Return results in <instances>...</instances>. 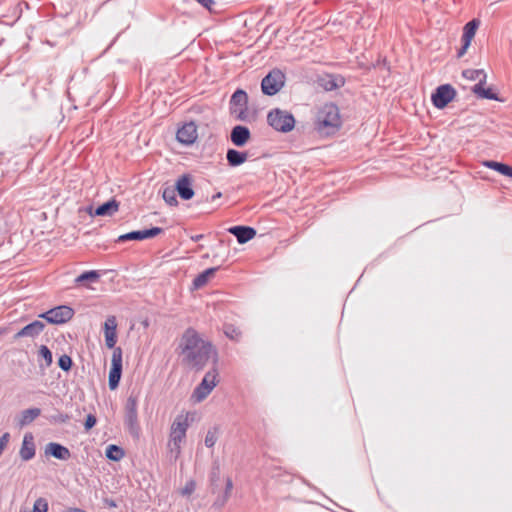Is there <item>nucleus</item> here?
Wrapping results in <instances>:
<instances>
[{"label": "nucleus", "instance_id": "nucleus-6", "mask_svg": "<svg viewBox=\"0 0 512 512\" xmlns=\"http://www.w3.org/2000/svg\"><path fill=\"white\" fill-rule=\"evenodd\" d=\"M286 76L280 69H272L261 81L263 94L273 96L277 94L285 84Z\"/></svg>", "mask_w": 512, "mask_h": 512}, {"label": "nucleus", "instance_id": "nucleus-9", "mask_svg": "<svg viewBox=\"0 0 512 512\" xmlns=\"http://www.w3.org/2000/svg\"><path fill=\"white\" fill-rule=\"evenodd\" d=\"M122 375V349L114 348L109 371L108 385L111 390H115L120 382Z\"/></svg>", "mask_w": 512, "mask_h": 512}, {"label": "nucleus", "instance_id": "nucleus-35", "mask_svg": "<svg viewBox=\"0 0 512 512\" xmlns=\"http://www.w3.org/2000/svg\"><path fill=\"white\" fill-rule=\"evenodd\" d=\"M48 510H49V505H48V501L45 498L39 497L38 499H36V501L34 502V505H33L32 512H48ZM21 512H26V511H21Z\"/></svg>", "mask_w": 512, "mask_h": 512}, {"label": "nucleus", "instance_id": "nucleus-4", "mask_svg": "<svg viewBox=\"0 0 512 512\" xmlns=\"http://www.w3.org/2000/svg\"><path fill=\"white\" fill-rule=\"evenodd\" d=\"M267 123L276 131L287 133L293 130L295 118L292 113L275 108L269 111Z\"/></svg>", "mask_w": 512, "mask_h": 512}, {"label": "nucleus", "instance_id": "nucleus-30", "mask_svg": "<svg viewBox=\"0 0 512 512\" xmlns=\"http://www.w3.org/2000/svg\"><path fill=\"white\" fill-rule=\"evenodd\" d=\"M175 191L176 189L171 187H167L163 190V199L170 206H176L178 204Z\"/></svg>", "mask_w": 512, "mask_h": 512}, {"label": "nucleus", "instance_id": "nucleus-29", "mask_svg": "<svg viewBox=\"0 0 512 512\" xmlns=\"http://www.w3.org/2000/svg\"><path fill=\"white\" fill-rule=\"evenodd\" d=\"M105 454L109 460L120 461L124 457L125 452L121 447L111 444L106 448Z\"/></svg>", "mask_w": 512, "mask_h": 512}, {"label": "nucleus", "instance_id": "nucleus-25", "mask_svg": "<svg viewBox=\"0 0 512 512\" xmlns=\"http://www.w3.org/2000/svg\"><path fill=\"white\" fill-rule=\"evenodd\" d=\"M479 24H480V21L478 19H473V20L469 21L464 26L462 41H466L467 44H470L471 40L475 36L476 30H477Z\"/></svg>", "mask_w": 512, "mask_h": 512}, {"label": "nucleus", "instance_id": "nucleus-48", "mask_svg": "<svg viewBox=\"0 0 512 512\" xmlns=\"http://www.w3.org/2000/svg\"><path fill=\"white\" fill-rule=\"evenodd\" d=\"M204 235L203 234H197V235H192L190 237V239L193 241V242H198L200 241L201 239H203Z\"/></svg>", "mask_w": 512, "mask_h": 512}, {"label": "nucleus", "instance_id": "nucleus-7", "mask_svg": "<svg viewBox=\"0 0 512 512\" xmlns=\"http://www.w3.org/2000/svg\"><path fill=\"white\" fill-rule=\"evenodd\" d=\"M218 371L216 368L208 371L200 384L194 389L192 398L197 402L203 401L218 383Z\"/></svg>", "mask_w": 512, "mask_h": 512}, {"label": "nucleus", "instance_id": "nucleus-45", "mask_svg": "<svg viewBox=\"0 0 512 512\" xmlns=\"http://www.w3.org/2000/svg\"><path fill=\"white\" fill-rule=\"evenodd\" d=\"M200 5L204 8L211 10L212 5H214V0H196Z\"/></svg>", "mask_w": 512, "mask_h": 512}, {"label": "nucleus", "instance_id": "nucleus-43", "mask_svg": "<svg viewBox=\"0 0 512 512\" xmlns=\"http://www.w3.org/2000/svg\"><path fill=\"white\" fill-rule=\"evenodd\" d=\"M247 108H248V107L246 106V107H243V108H242V107H240V108L238 109V114H237V116H236V118H237L238 120L246 121L247 116H248V115H247ZM234 112H237V109H235V110H234Z\"/></svg>", "mask_w": 512, "mask_h": 512}, {"label": "nucleus", "instance_id": "nucleus-11", "mask_svg": "<svg viewBox=\"0 0 512 512\" xmlns=\"http://www.w3.org/2000/svg\"><path fill=\"white\" fill-rule=\"evenodd\" d=\"M163 232V228L160 227H152L150 229L131 231L126 234L120 235L117 239V242H125V241H141L148 238H153Z\"/></svg>", "mask_w": 512, "mask_h": 512}, {"label": "nucleus", "instance_id": "nucleus-28", "mask_svg": "<svg viewBox=\"0 0 512 512\" xmlns=\"http://www.w3.org/2000/svg\"><path fill=\"white\" fill-rule=\"evenodd\" d=\"M100 278V274L96 270L85 271L75 279L78 285H86L87 282H96Z\"/></svg>", "mask_w": 512, "mask_h": 512}, {"label": "nucleus", "instance_id": "nucleus-5", "mask_svg": "<svg viewBox=\"0 0 512 512\" xmlns=\"http://www.w3.org/2000/svg\"><path fill=\"white\" fill-rule=\"evenodd\" d=\"M138 396L133 392L128 396L125 404L124 423L128 432L136 439L139 438L140 426L138 423Z\"/></svg>", "mask_w": 512, "mask_h": 512}, {"label": "nucleus", "instance_id": "nucleus-49", "mask_svg": "<svg viewBox=\"0 0 512 512\" xmlns=\"http://www.w3.org/2000/svg\"><path fill=\"white\" fill-rule=\"evenodd\" d=\"M337 85L334 83V81H329V83L325 86V89L326 90H332L334 88H336Z\"/></svg>", "mask_w": 512, "mask_h": 512}, {"label": "nucleus", "instance_id": "nucleus-14", "mask_svg": "<svg viewBox=\"0 0 512 512\" xmlns=\"http://www.w3.org/2000/svg\"><path fill=\"white\" fill-rule=\"evenodd\" d=\"M175 189L181 199L190 200L194 196L191 176L189 174L180 176L176 181Z\"/></svg>", "mask_w": 512, "mask_h": 512}, {"label": "nucleus", "instance_id": "nucleus-33", "mask_svg": "<svg viewBox=\"0 0 512 512\" xmlns=\"http://www.w3.org/2000/svg\"><path fill=\"white\" fill-rule=\"evenodd\" d=\"M462 75L468 80L480 81V78L483 77V75H486V73L482 69H466L462 72Z\"/></svg>", "mask_w": 512, "mask_h": 512}, {"label": "nucleus", "instance_id": "nucleus-3", "mask_svg": "<svg viewBox=\"0 0 512 512\" xmlns=\"http://www.w3.org/2000/svg\"><path fill=\"white\" fill-rule=\"evenodd\" d=\"M341 125L338 107L333 103L325 104L317 115V128L327 134L336 131Z\"/></svg>", "mask_w": 512, "mask_h": 512}, {"label": "nucleus", "instance_id": "nucleus-24", "mask_svg": "<svg viewBox=\"0 0 512 512\" xmlns=\"http://www.w3.org/2000/svg\"><path fill=\"white\" fill-rule=\"evenodd\" d=\"M233 489V481L230 477H227L225 480V490L222 496H218L216 500L213 503V507L215 508H222L225 506L227 501L229 500L231 496V492Z\"/></svg>", "mask_w": 512, "mask_h": 512}, {"label": "nucleus", "instance_id": "nucleus-8", "mask_svg": "<svg viewBox=\"0 0 512 512\" xmlns=\"http://www.w3.org/2000/svg\"><path fill=\"white\" fill-rule=\"evenodd\" d=\"M73 316L74 310L67 305L54 307L39 315V317L45 319L50 324H64L70 321Z\"/></svg>", "mask_w": 512, "mask_h": 512}, {"label": "nucleus", "instance_id": "nucleus-16", "mask_svg": "<svg viewBox=\"0 0 512 512\" xmlns=\"http://www.w3.org/2000/svg\"><path fill=\"white\" fill-rule=\"evenodd\" d=\"M36 453V446L34 436L32 433L27 432L24 434L22 445L19 451L20 458L23 461H29L34 458Z\"/></svg>", "mask_w": 512, "mask_h": 512}, {"label": "nucleus", "instance_id": "nucleus-36", "mask_svg": "<svg viewBox=\"0 0 512 512\" xmlns=\"http://www.w3.org/2000/svg\"><path fill=\"white\" fill-rule=\"evenodd\" d=\"M218 430L217 428H213V429H210L208 430L206 436H205V445L206 447L208 448H212L216 442H217V439H218Z\"/></svg>", "mask_w": 512, "mask_h": 512}, {"label": "nucleus", "instance_id": "nucleus-26", "mask_svg": "<svg viewBox=\"0 0 512 512\" xmlns=\"http://www.w3.org/2000/svg\"><path fill=\"white\" fill-rule=\"evenodd\" d=\"M219 267L208 268L199 275H197L193 280V285L195 288L203 287L208 281L209 278L212 277L216 271H218Z\"/></svg>", "mask_w": 512, "mask_h": 512}, {"label": "nucleus", "instance_id": "nucleus-23", "mask_svg": "<svg viewBox=\"0 0 512 512\" xmlns=\"http://www.w3.org/2000/svg\"><path fill=\"white\" fill-rule=\"evenodd\" d=\"M41 414V410L39 408H29L25 409L21 412L20 417L18 419V425L20 427H24L32 423L37 417Z\"/></svg>", "mask_w": 512, "mask_h": 512}, {"label": "nucleus", "instance_id": "nucleus-15", "mask_svg": "<svg viewBox=\"0 0 512 512\" xmlns=\"http://www.w3.org/2000/svg\"><path fill=\"white\" fill-rule=\"evenodd\" d=\"M45 455L52 456L55 459L67 461L71 458L70 450L57 442H50L45 446Z\"/></svg>", "mask_w": 512, "mask_h": 512}, {"label": "nucleus", "instance_id": "nucleus-46", "mask_svg": "<svg viewBox=\"0 0 512 512\" xmlns=\"http://www.w3.org/2000/svg\"><path fill=\"white\" fill-rule=\"evenodd\" d=\"M469 46L470 44H467L466 41H462V46L457 52V57L461 58L466 53Z\"/></svg>", "mask_w": 512, "mask_h": 512}, {"label": "nucleus", "instance_id": "nucleus-37", "mask_svg": "<svg viewBox=\"0 0 512 512\" xmlns=\"http://www.w3.org/2000/svg\"><path fill=\"white\" fill-rule=\"evenodd\" d=\"M72 359L70 356L63 354L58 359V365L59 367L64 371H69L72 367Z\"/></svg>", "mask_w": 512, "mask_h": 512}, {"label": "nucleus", "instance_id": "nucleus-21", "mask_svg": "<svg viewBox=\"0 0 512 512\" xmlns=\"http://www.w3.org/2000/svg\"><path fill=\"white\" fill-rule=\"evenodd\" d=\"M486 75H483V77L480 78V82H478L473 87V92L478 95L480 98L489 99V100H498L497 95L492 91V89L487 88L485 89L483 85L486 82Z\"/></svg>", "mask_w": 512, "mask_h": 512}, {"label": "nucleus", "instance_id": "nucleus-1", "mask_svg": "<svg viewBox=\"0 0 512 512\" xmlns=\"http://www.w3.org/2000/svg\"><path fill=\"white\" fill-rule=\"evenodd\" d=\"M178 349L183 356V361L197 370L203 369L212 355L217 357L213 345L203 340L191 327L184 331Z\"/></svg>", "mask_w": 512, "mask_h": 512}, {"label": "nucleus", "instance_id": "nucleus-47", "mask_svg": "<svg viewBox=\"0 0 512 512\" xmlns=\"http://www.w3.org/2000/svg\"><path fill=\"white\" fill-rule=\"evenodd\" d=\"M104 504L109 507V508H116L117 507V503L115 500L113 499H110V498H105L104 499Z\"/></svg>", "mask_w": 512, "mask_h": 512}, {"label": "nucleus", "instance_id": "nucleus-38", "mask_svg": "<svg viewBox=\"0 0 512 512\" xmlns=\"http://www.w3.org/2000/svg\"><path fill=\"white\" fill-rule=\"evenodd\" d=\"M70 419L68 414L58 412L55 415H51L48 420L50 423L62 424L68 422Z\"/></svg>", "mask_w": 512, "mask_h": 512}, {"label": "nucleus", "instance_id": "nucleus-31", "mask_svg": "<svg viewBox=\"0 0 512 512\" xmlns=\"http://www.w3.org/2000/svg\"><path fill=\"white\" fill-rule=\"evenodd\" d=\"M224 334L231 340L239 341L241 338V331L232 324L224 325Z\"/></svg>", "mask_w": 512, "mask_h": 512}, {"label": "nucleus", "instance_id": "nucleus-42", "mask_svg": "<svg viewBox=\"0 0 512 512\" xmlns=\"http://www.w3.org/2000/svg\"><path fill=\"white\" fill-rule=\"evenodd\" d=\"M9 439H10V434L8 432H5L0 437V455L2 454L3 450L6 448L8 442H9Z\"/></svg>", "mask_w": 512, "mask_h": 512}, {"label": "nucleus", "instance_id": "nucleus-40", "mask_svg": "<svg viewBox=\"0 0 512 512\" xmlns=\"http://www.w3.org/2000/svg\"><path fill=\"white\" fill-rule=\"evenodd\" d=\"M97 423V418L93 414H88L84 423L85 430H90Z\"/></svg>", "mask_w": 512, "mask_h": 512}, {"label": "nucleus", "instance_id": "nucleus-19", "mask_svg": "<svg viewBox=\"0 0 512 512\" xmlns=\"http://www.w3.org/2000/svg\"><path fill=\"white\" fill-rule=\"evenodd\" d=\"M45 328V324L39 320H35L30 324L24 326L20 331H18L14 338L18 339L21 337H36L38 336Z\"/></svg>", "mask_w": 512, "mask_h": 512}, {"label": "nucleus", "instance_id": "nucleus-34", "mask_svg": "<svg viewBox=\"0 0 512 512\" xmlns=\"http://www.w3.org/2000/svg\"><path fill=\"white\" fill-rule=\"evenodd\" d=\"M39 356L43 358L45 366L49 367L53 362L52 352L46 345H41L39 348Z\"/></svg>", "mask_w": 512, "mask_h": 512}, {"label": "nucleus", "instance_id": "nucleus-17", "mask_svg": "<svg viewBox=\"0 0 512 512\" xmlns=\"http://www.w3.org/2000/svg\"><path fill=\"white\" fill-rule=\"evenodd\" d=\"M250 137V130L246 126L237 125L231 130V142L237 147H243L248 142Z\"/></svg>", "mask_w": 512, "mask_h": 512}, {"label": "nucleus", "instance_id": "nucleus-44", "mask_svg": "<svg viewBox=\"0 0 512 512\" xmlns=\"http://www.w3.org/2000/svg\"><path fill=\"white\" fill-rule=\"evenodd\" d=\"M500 164H501V162H496V161H492V160H491V161H486V162L484 163V165H485L486 167H488V168H490V169H493V170H495V171H497V172H498V170H499V166H500Z\"/></svg>", "mask_w": 512, "mask_h": 512}, {"label": "nucleus", "instance_id": "nucleus-18", "mask_svg": "<svg viewBox=\"0 0 512 512\" xmlns=\"http://www.w3.org/2000/svg\"><path fill=\"white\" fill-rule=\"evenodd\" d=\"M228 232L237 238L240 244H244L256 235V230L249 226H233L228 229Z\"/></svg>", "mask_w": 512, "mask_h": 512}, {"label": "nucleus", "instance_id": "nucleus-22", "mask_svg": "<svg viewBox=\"0 0 512 512\" xmlns=\"http://www.w3.org/2000/svg\"><path fill=\"white\" fill-rule=\"evenodd\" d=\"M247 158V152H241L235 149H228L226 154L227 162L232 167L240 166L247 160Z\"/></svg>", "mask_w": 512, "mask_h": 512}, {"label": "nucleus", "instance_id": "nucleus-32", "mask_svg": "<svg viewBox=\"0 0 512 512\" xmlns=\"http://www.w3.org/2000/svg\"><path fill=\"white\" fill-rule=\"evenodd\" d=\"M220 479V466L218 464H214L209 473V481L212 486V492H215V487Z\"/></svg>", "mask_w": 512, "mask_h": 512}, {"label": "nucleus", "instance_id": "nucleus-27", "mask_svg": "<svg viewBox=\"0 0 512 512\" xmlns=\"http://www.w3.org/2000/svg\"><path fill=\"white\" fill-rule=\"evenodd\" d=\"M230 104L235 107H246L248 106V95L242 89H237L231 96Z\"/></svg>", "mask_w": 512, "mask_h": 512}, {"label": "nucleus", "instance_id": "nucleus-12", "mask_svg": "<svg viewBox=\"0 0 512 512\" xmlns=\"http://www.w3.org/2000/svg\"><path fill=\"white\" fill-rule=\"evenodd\" d=\"M197 137V126L194 122L185 123L176 133V139L184 145L193 144L197 140Z\"/></svg>", "mask_w": 512, "mask_h": 512}, {"label": "nucleus", "instance_id": "nucleus-50", "mask_svg": "<svg viewBox=\"0 0 512 512\" xmlns=\"http://www.w3.org/2000/svg\"><path fill=\"white\" fill-rule=\"evenodd\" d=\"M222 196L221 192H218L212 196V201H215L216 199L220 198Z\"/></svg>", "mask_w": 512, "mask_h": 512}, {"label": "nucleus", "instance_id": "nucleus-10", "mask_svg": "<svg viewBox=\"0 0 512 512\" xmlns=\"http://www.w3.org/2000/svg\"><path fill=\"white\" fill-rule=\"evenodd\" d=\"M456 96V90L450 84L440 85L431 96L433 105L438 109L445 108Z\"/></svg>", "mask_w": 512, "mask_h": 512}, {"label": "nucleus", "instance_id": "nucleus-20", "mask_svg": "<svg viewBox=\"0 0 512 512\" xmlns=\"http://www.w3.org/2000/svg\"><path fill=\"white\" fill-rule=\"evenodd\" d=\"M119 210V202L115 199H111L101 205H99L93 215L96 216H112Z\"/></svg>", "mask_w": 512, "mask_h": 512}, {"label": "nucleus", "instance_id": "nucleus-41", "mask_svg": "<svg viewBox=\"0 0 512 512\" xmlns=\"http://www.w3.org/2000/svg\"><path fill=\"white\" fill-rule=\"evenodd\" d=\"M498 172L502 175L512 178V167L507 164L501 163Z\"/></svg>", "mask_w": 512, "mask_h": 512}, {"label": "nucleus", "instance_id": "nucleus-39", "mask_svg": "<svg viewBox=\"0 0 512 512\" xmlns=\"http://www.w3.org/2000/svg\"><path fill=\"white\" fill-rule=\"evenodd\" d=\"M196 489V482L194 480H189L186 482L185 486L181 489L180 493L183 496H190L194 493Z\"/></svg>", "mask_w": 512, "mask_h": 512}, {"label": "nucleus", "instance_id": "nucleus-2", "mask_svg": "<svg viewBox=\"0 0 512 512\" xmlns=\"http://www.w3.org/2000/svg\"><path fill=\"white\" fill-rule=\"evenodd\" d=\"M189 428L188 415H178L172 425L169 435L168 448L174 461L178 459L181 454V444L183 443L186 432Z\"/></svg>", "mask_w": 512, "mask_h": 512}, {"label": "nucleus", "instance_id": "nucleus-51", "mask_svg": "<svg viewBox=\"0 0 512 512\" xmlns=\"http://www.w3.org/2000/svg\"><path fill=\"white\" fill-rule=\"evenodd\" d=\"M198 249H199V250L203 249V245H199V246H198Z\"/></svg>", "mask_w": 512, "mask_h": 512}, {"label": "nucleus", "instance_id": "nucleus-13", "mask_svg": "<svg viewBox=\"0 0 512 512\" xmlns=\"http://www.w3.org/2000/svg\"><path fill=\"white\" fill-rule=\"evenodd\" d=\"M104 335H105V344L109 349L116 348L117 342V320L116 317L111 315L108 316L104 322Z\"/></svg>", "mask_w": 512, "mask_h": 512}]
</instances>
